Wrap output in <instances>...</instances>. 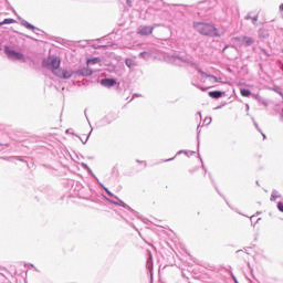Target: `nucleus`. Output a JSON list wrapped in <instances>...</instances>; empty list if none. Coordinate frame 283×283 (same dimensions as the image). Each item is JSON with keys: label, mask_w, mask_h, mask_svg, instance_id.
<instances>
[{"label": "nucleus", "mask_w": 283, "mask_h": 283, "mask_svg": "<svg viewBox=\"0 0 283 283\" xmlns=\"http://www.w3.org/2000/svg\"><path fill=\"white\" fill-rule=\"evenodd\" d=\"M106 193H108V196H112V192H109L108 189H105Z\"/></svg>", "instance_id": "18"}, {"label": "nucleus", "mask_w": 283, "mask_h": 283, "mask_svg": "<svg viewBox=\"0 0 283 283\" xmlns=\"http://www.w3.org/2000/svg\"><path fill=\"white\" fill-rule=\"evenodd\" d=\"M22 25L27 28V30H35L34 25L30 24L28 21H23Z\"/></svg>", "instance_id": "13"}, {"label": "nucleus", "mask_w": 283, "mask_h": 283, "mask_svg": "<svg viewBox=\"0 0 283 283\" xmlns=\"http://www.w3.org/2000/svg\"><path fill=\"white\" fill-rule=\"evenodd\" d=\"M240 94H241V96H244L248 98L249 96H251V91H249L247 88H241Z\"/></svg>", "instance_id": "10"}, {"label": "nucleus", "mask_w": 283, "mask_h": 283, "mask_svg": "<svg viewBox=\"0 0 283 283\" xmlns=\"http://www.w3.org/2000/svg\"><path fill=\"white\" fill-rule=\"evenodd\" d=\"M81 74L82 76H92L93 72L90 69H82Z\"/></svg>", "instance_id": "8"}, {"label": "nucleus", "mask_w": 283, "mask_h": 283, "mask_svg": "<svg viewBox=\"0 0 283 283\" xmlns=\"http://www.w3.org/2000/svg\"><path fill=\"white\" fill-rule=\"evenodd\" d=\"M7 55L9 59H12L13 61H23V54L12 51V50H7Z\"/></svg>", "instance_id": "4"}, {"label": "nucleus", "mask_w": 283, "mask_h": 283, "mask_svg": "<svg viewBox=\"0 0 283 283\" xmlns=\"http://www.w3.org/2000/svg\"><path fill=\"white\" fill-rule=\"evenodd\" d=\"M10 23H17V21L14 19H4L0 22V25H10Z\"/></svg>", "instance_id": "9"}, {"label": "nucleus", "mask_w": 283, "mask_h": 283, "mask_svg": "<svg viewBox=\"0 0 283 283\" xmlns=\"http://www.w3.org/2000/svg\"><path fill=\"white\" fill-rule=\"evenodd\" d=\"M244 45H252L253 40L251 38H243Z\"/></svg>", "instance_id": "14"}, {"label": "nucleus", "mask_w": 283, "mask_h": 283, "mask_svg": "<svg viewBox=\"0 0 283 283\" xmlns=\"http://www.w3.org/2000/svg\"><path fill=\"white\" fill-rule=\"evenodd\" d=\"M137 163H143L145 167H147V163L137 160Z\"/></svg>", "instance_id": "17"}, {"label": "nucleus", "mask_w": 283, "mask_h": 283, "mask_svg": "<svg viewBox=\"0 0 283 283\" xmlns=\"http://www.w3.org/2000/svg\"><path fill=\"white\" fill-rule=\"evenodd\" d=\"M208 96H210V98H222V92H220V91H210L208 93Z\"/></svg>", "instance_id": "7"}, {"label": "nucleus", "mask_w": 283, "mask_h": 283, "mask_svg": "<svg viewBox=\"0 0 283 283\" xmlns=\"http://www.w3.org/2000/svg\"><path fill=\"white\" fill-rule=\"evenodd\" d=\"M193 28L203 36H214V34L218 32V29H216L213 24L206 22H195Z\"/></svg>", "instance_id": "2"}, {"label": "nucleus", "mask_w": 283, "mask_h": 283, "mask_svg": "<svg viewBox=\"0 0 283 283\" xmlns=\"http://www.w3.org/2000/svg\"><path fill=\"white\" fill-rule=\"evenodd\" d=\"M199 73L201 74V76H203V78H209L210 83H220V80H218V77H216V75H209L206 72H203L202 70H199Z\"/></svg>", "instance_id": "5"}, {"label": "nucleus", "mask_w": 283, "mask_h": 283, "mask_svg": "<svg viewBox=\"0 0 283 283\" xmlns=\"http://www.w3.org/2000/svg\"><path fill=\"white\" fill-rule=\"evenodd\" d=\"M280 10H282V11H283V3L280 6Z\"/></svg>", "instance_id": "19"}, {"label": "nucleus", "mask_w": 283, "mask_h": 283, "mask_svg": "<svg viewBox=\"0 0 283 283\" xmlns=\"http://www.w3.org/2000/svg\"><path fill=\"white\" fill-rule=\"evenodd\" d=\"M96 63H101V60H98V57L87 60V65H96Z\"/></svg>", "instance_id": "12"}, {"label": "nucleus", "mask_w": 283, "mask_h": 283, "mask_svg": "<svg viewBox=\"0 0 283 283\" xmlns=\"http://www.w3.org/2000/svg\"><path fill=\"white\" fill-rule=\"evenodd\" d=\"M43 67L51 70L59 78H72L74 72L61 69V57L49 56L43 61Z\"/></svg>", "instance_id": "1"}, {"label": "nucleus", "mask_w": 283, "mask_h": 283, "mask_svg": "<svg viewBox=\"0 0 283 283\" xmlns=\"http://www.w3.org/2000/svg\"><path fill=\"white\" fill-rule=\"evenodd\" d=\"M277 209H279V211H282V213H283V202L282 201H280L277 203Z\"/></svg>", "instance_id": "15"}, {"label": "nucleus", "mask_w": 283, "mask_h": 283, "mask_svg": "<svg viewBox=\"0 0 283 283\" xmlns=\"http://www.w3.org/2000/svg\"><path fill=\"white\" fill-rule=\"evenodd\" d=\"M252 23H258V15L250 17Z\"/></svg>", "instance_id": "16"}, {"label": "nucleus", "mask_w": 283, "mask_h": 283, "mask_svg": "<svg viewBox=\"0 0 283 283\" xmlns=\"http://www.w3.org/2000/svg\"><path fill=\"white\" fill-rule=\"evenodd\" d=\"M154 33V27H140L137 31V34L140 36H149V34Z\"/></svg>", "instance_id": "3"}, {"label": "nucleus", "mask_w": 283, "mask_h": 283, "mask_svg": "<svg viewBox=\"0 0 283 283\" xmlns=\"http://www.w3.org/2000/svg\"><path fill=\"white\" fill-rule=\"evenodd\" d=\"M101 85L104 87H114L116 85V80L114 78H104L101 81Z\"/></svg>", "instance_id": "6"}, {"label": "nucleus", "mask_w": 283, "mask_h": 283, "mask_svg": "<svg viewBox=\"0 0 283 283\" xmlns=\"http://www.w3.org/2000/svg\"><path fill=\"white\" fill-rule=\"evenodd\" d=\"M125 65H127L129 69H132V67H134V65H136V62H134V60H132V59H126Z\"/></svg>", "instance_id": "11"}]
</instances>
